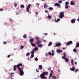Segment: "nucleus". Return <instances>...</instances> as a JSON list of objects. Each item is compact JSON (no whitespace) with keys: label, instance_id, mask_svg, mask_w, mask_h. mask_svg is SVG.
Masks as SVG:
<instances>
[{"label":"nucleus","instance_id":"obj_59","mask_svg":"<svg viewBox=\"0 0 79 79\" xmlns=\"http://www.w3.org/2000/svg\"><path fill=\"white\" fill-rule=\"evenodd\" d=\"M45 35H47V33H45V34H44Z\"/></svg>","mask_w":79,"mask_h":79},{"label":"nucleus","instance_id":"obj_63","mask_svg":"<svg viewBox=\"0 0 79 79\" xmlns=\"http://www.w3.org/2000/svg\"><path fill=\"white\" fill-rule=\"evenodd\" d=\"M51 73H53V70H51Z\"/></svg>","mask_w":79,"mask_h":79},{"label":"nucleus","instance_id":"obj_2","mask_svg":"<svg viewBox=\"0 0 79 79\" xmlns=\"http://www.w3.org/2000/svg\"><path fill=\"white\" fill-rule=\"evenodd\" d=\"M35 38L36 39V40H37V42L36 43V44H39L41 43V41L40 40V38H39V36L36 37Z\"/></svg>","mask_w":79,"mask_h":79},{"label":"nucleus","instance_id":"obj_52","mask_svg":"<svg viewBox=\"0 0 79 79\" xmlns=\"http://www.w3.org/2000/svg\"><path fill=\"white\" fill-rule=\"evenodd\" d=\"M10 55H9L7 56V58H10Z\"/></svg>","mask_w":79,"mask_h":79},{"label":"nucleus","instance_id":"obj_48","mask_svg":"<svg viewBox=\"0 0 79 79\" xmlns=\"http://www.w3.org/2000/svg\"><path fill=\"white\" fill-rule=\"evenodd\" d=\"M54 21L56 22V23H57V22H56V19H54Z\"/></svg>","mask_w":79,"mask_h":79},{"label":"nucleus","instance_id":"obj_15","mask_svg":"<svg viewBox=\"0 0 79 79\" xmlns=\"http://www.w3.org/2000/svg\"><path fill=\"white\" fill-rule=\"evenodd\" d=\"M55 6H60V4L58 3H56L54 4Z\"/></svg>","mask_w":79,"mask_h":79},{"label":"nucleus","instance_id":"obj_64","mask_svg":"<svg viewBox=\"0 0 79 79\" xmlns=\"http://www.w3.org/2000/svg\"><path fill=\"white\" fill-rule=\"evenodd\" d=\"M17 10H19V9L18 8H17Z\"/></svg>","mask_w":79,"mask_h":79},{"label":"nucleus","instance_id":"obj_4","mask_svg":"<svg viewBox=\"0 0 79 79\" xmlns=\"http://www.w3.org/2000/svg\"><path fill=\"white\" fill-rule=\"evenodd\" d=\"M31 5L29 4L28 6H27L26 7V11L27 12H29V13H30V14H31V12L29 11V9L30 8V7H31Z\"/></svg>","mask_w":79,"mask_h":79},{"label":"nucleus","instance_id":"obj_33","mask_svg":"<svg viewBox=\"0 0 79 79\" xmlns=\"http://www.w3.org/2000/svg\"><path fill=\"white\" fill-rule=\"evenodd\" d=\"M52 75H53V74L52 73H50V75H49L50 77H52Z\"/></svg>","mask_w":79,"mask_h":79},{"label":"nucleus","instance_id":"obj_11","mask_svg":"<svg viewBox=\"0 0 79 79\" xmlns=\"http://www.w3.org/2000/svg\"><path fill=\"white\" fill-rule=\"evenodd\" d=\"M62 52V50L60 49H57L56 50V52H57V53H60L61 52Z\"/></svg>","mask_w":79,"mask_h":79},{"label":"nucleus","instance_id":"obj_43","mask_svg":"<svg viewBox=\"0 0 79 79\" xmlns=\"http://www.w3.org/2000/svg\"><path fill=\"white\" fill-rule=\"evenodd\" d=\"M51 69H52V68H51V67H49V68H48V69L49 70H51Z\"/></svg>","mask_w":79,"mask_h":79},{"label":"nucleus","instance_id":"obj_14","mask_svg":"<svg viewBox=\"0 0 79 79\" xmlns=\"http://www.w3.org/2000/svg\"><path fill=\"white\" fill-rule=\"evenodd\" d=\"M61 44L60 43H57L56 44V46H57V47H60V46H61Z\"/></svg>","mask_w":79,"mask_h":79},{"label":"nucleus","instance_id":"obj_5","mask_svg":"<svg viewBox=\"0 0 79 79\" xmlns=\"http://www.w3.org/2000/svg\"><path fill=\"white\" fill-rule=\"evenodd\" d=\"M41 79H47V77H45V75L43 73L41 74V75L40 76Z\"/></svg>","mask_w":79,"mask_h":79},{"label":"nucleus","instance_id":"obj_1","mask_svg":"<svg viewBox=\"0 0 79 79\" xmlns=\"http://www.w3.org/2000/svg\"><path fill=\"white\" fill-rule=\"evenodd\" d=\"M22 66L23 64H22L21 63H20L17 65H14V71H16V67L18 68V69H19V73H20V76H23V75H24V72H23V70L20 68V66Z\"/></svg>","mask_w":79,"mask_h":79},{"label":"nucleus","instance_id":"obj_26","mask_svg":"<svg viewBox=\"0 0 79 79\" xmlns=\"http://www.w3.org/2000/svg\"><path fill=\"white\" fill-rule=\"evenodd\" d=\"M52 56H53V55H54L55 54V53H54V50H52Z\"/></svg>","mask_w":79,"mask_h":79},{"label":"nucleus","instance_id":"obj_30","mask_svg":"<svg viewBox=\"0 0 79 79\" xmlns=\"http://www.w3.org/2000/svg\"><path fill=\"white\" fill-rule=\"evenodd\" d=\"M65 5H69V2H65Z\"/></svg>","mask_w":79,"mask_h":79},{"label":"nucleus","instance_id":"obj_29","mask_svg":"<svg viewBox=\"0 0 79 79\" xmlns=\"http://www.w3.org/2000/svg\"><path fill=\"white\" fill-rule=\"evenodd\" d=\"M73 51L74 52H76V53H77V52L76 51V49L74 48L73 49Z\"/></svg>","mask_w":79,"mask_h":79},{"label":"nucleus","instance_id":"obj_53","mask_svg":"<svg viewBox=\"0 0 79 79\" xmlns=\"http://www.w3.org/2000/svg\"><path fill=\"white\" fill-rule=\"evenodd\" d=\"M15 73H11V74H10L11 75H13V74H14Z\"/></svg>","mask_w":79,"mask_h":79},{"label":"nucleus","instance_id":"obj_31","mask_svg":"<svg viewBox=\"0 0 79 79\" xmlns=\"http://www.w3.org/2000/svg\"><path fill=\"white\" fill-rule=\"evenodd\" d=\"M26 37H27V35H26L25 34L23 36V37L24 39H26Z\"/></svg>","mask_w":79,"mask_h":79},{"label":"nucleus","instance_id":"obj_62","mask_svg":"<svg viewBox=\"0 0 79 79\" xmlns=\"http://www.w3.org/2000/svg\"><path fill=\"white\" fill-rule=\"evenodd\" d=\"M54 47H57V46H56V45L54 46Z\"/></svg>","mask_w":79,"mask_h":79},{"label":"nucleus","instance_id":"obj_21","mask_svg":"<svg viewBox=\"0 0 79 79\" xmlns=\"http://www.w3.org/2000/svg\"><path fill=\"white\" fill-rule=\"evenodd\" d=\"M20 8H24V6L23 5H20Z\"/></svg>","mask_w":79,"mask_h":79},{"label":"nucleus","instance_id":"obj_58","mask_svg":"<svg viewBox=\"0 0 79 79\" xmlns=\"http://www.w3.org/2000/svg\"><path fill=\"white\" fill-rule=\"evenodd\" d=\"M72 66H73V65H74V64H73V63H72Z\"/></svg>","mask_w":79,"mask_h":79},{"label":"nucleus","instance_id":"obj_36","mask_svg":"<svg viewBox=\"0 0 79 79\" xmlns=\"http://www.w3.org/2000/svg\"><path fill=\"white\" fill-rule=\"evenodd\" d=\"M60 21V19H58L56 22H58V21Z\"/></svg>","mask_w":79,"mask_h":79},{"label":"nucleus","instance_id":"obj_49","mask_svg":"<svg viewBox=\"0 0 79 79\" xmlns=\"http://www.w3.org/2000/svg\"><path fill=\"white\" fill-rule=\"evenodd\" d=\"M0 11H3V9H0Z\"/></svg>","mask_w":79,"mask_h":79},{"label":"nucleus","instance_id":"obj_55","mask_svg":"<svg viewBox=\"0 0 79 79\" xmlns=\"http://www.w3.org/2000/svg\"><path fill=\"white\" fill-rule=\"evenodd\" d=\"M73 63V59L71 60V63Z\"/></svg>","mask_w":79,"mask_h":79},{"label":"nucleus","instance_id":"obj_50","mask_svg":"<svg viewBox=\"0 0 79 79\" xmlns=\"http://www.w3.org/2000/svg\"><path fill=\"white\" fill-rule=\"evenodd\" d=\"M17 6V4H15V7H16V6Z\"/></svg>","mask_w":79,"mask_h":79},{"label":"nucleus","instance_id":"obj_46","mask_svg":"<svg viewBox=\"0 0 79 79\" xmlns=\"http://www.w3.org/2000/svg\"><path fill=\"white\" fill-rule=\"evenodd\" d=\"M36 70L37 73H39V70H38L37 69H36Z\"/></svg>","mask_w":79,"mask_h":79},{"label":"nucleus","instance_id":"obj_40","mask_svg":"<svg viewBox=\"0 0 79 79\" xmlns=\"http://www.w3.org/2000/svg\"><path fill=\"white\" fill-rule=\"evenodd\" d=\"M40 5V4L39 3H36V6H39Z\"/></svg>","mask_w":79,"mask_h":79},{"label":"nucleus","instance_id":"obj_7","mask_svg":"<svg viewBox=\"0 0 79 79\" xmlns=\"http://www.w3.org/2000/svg\"><path fill=\"white\" fill-rule=\"evenodd\" d=\"M34 39L31 38L30 39V40H29V41L31 44H32V42H34Z\"/></svg>","mask_w":79,"mask_h":79},{"label":"nucleus","instance_id":"obj_37","mask_svg":"<svg viewBox=\"0 0 79 79\" xmlns=\"http://www.w3.org/2000/svg\"><path fill=\"white\" fill-rule=\"evenodd\" d=\"M35 60L36 61H38V58H35Z\"/></svg>","mask_w":79,"mask_h":79},{"label":"nucleus","instance_id":"obj_57","mask_svg":"<svg viewBox=\"0 0 79 79\" xmlns=\"http://www.w3.org/2000/svg\"><path fill=\"white\" fill-rule=\"evenodd\" d=\"M66 48H64L62 49V50H65V49H66Z\"/></svg>","mask_w":79,"mask_h":79},{"label":"nucleus","instance_id":"obj_27","mask_svg":"<svg viewBox=\"0 0 79 79\" xmlns=\"http://www.w3.org/2000/svg\"><path fill=\"white\" fill-rule=\"evenodd\" d=\"M65 9H67V8H69V6H68V5H65Z\"/></svg>","mask_w":79,"mask_h":79},{"label":"nucleus","instance_id":"obj_39","mask_svg":"<svg viewBox=\"0 0 79 79\" xmlns=\"http://www.w3.org/2000/svg\"><path fill=\"white\" fill-rule=\"evenodd\" d=\"M21 49H23V48H24V46H21Z\"/></svg>","mask_w":79,"mask_h":79},{"label":"nucleus","instance_id":"obj_41","mask_svg":"<svg viewBox=\"0 0 79 79\" xmlns=\"http://www.w3.org/2000/svg\"><path fill=\"white\" fill-rule=\"evenodd\" d=\"M75 72H77L78 71H79V69H77L76 70L75 69Z\"/></svg>","mask_w":79,"mask_h":79},{"label":"nucleus","instance_id":"obj_42","mask_svg":"<svg viewBox=\"0 0 79 79\" xmlns=\"http://www.w3.org/2000/svg\"><path fill=\"white\" fill-rule=\"evenodd\" d=\"M3 44H6V41L3 42Z\"/></svg>","mask_w":79,"mask_h":79},{"label":"nucleus","instance_id":"obj_51","mask_svg":"<svg viewBox=\"0 0 79 79\" xmlns=\"http://www.w3.org/2000/svg\"><path fill=\"white\" fill-rule=\"evenodd\" d=\"M52 22H53L54 20H53V19H51Z\"/></svg>","mask_w":79,"mask_h":79},{"label":"nucleus","instance_id":"obj_16","mask_svg":"<svg viewBox=\"0 0 79 79\" xmlns=\"http://www.w3.org/2000/svg\"><path fill=\"white\" fill-rule=\"evenodd\" d=\"M75 4L76 3L73 1H72L70 2V5H75Z\"/></svg>","mask_w":79,"mask_h":79},{"label":"nucleus","instance_id":"obj_17","mask_svg":"<svg viewBox=\"0 0 79 79\" xmlns=\"http://www.w3.org/2000/svg\"><path fill=\"white\" fill-rule=\"evenodd\" d=\"M75 20L74 19H72L71 20V23L72 24H73L74 23H75Z\"/></svg>","mask_w":79,"mask_h":79},{"label":"nucleus","instance_id":"obj_61","mask_svg":"<svg viewBox=\"0 0 79 79\" xmlns=\"http://www.w3.org/2000/svg\"><path fill=\"white\" fill-rule=\"evenodd\" d=\"M78 21H79V18L77 19Z\"/></svg>","mask_w":79,"mask_h":79},{"label":"nucleus","instance_id":"obj_38","mask_svg":"<svg viewBox=\"0 0 79 79\" xmlns=\"http://www.w3.org/2000/svg\"><path fill=\"white\" fill-rule=\"evenodd\" d=\"M48 54L49 55H52V53H51V52H50L48 53Z\"/></svg>","mask_w":79,"mask_h":79},{"label":"nucleus","instance_id":"obj_12","mask_svg":"<svg viewBox=\"0 0 79 79\" xmlns=\"http://www.w3.org/2000/svg\"><path fill=\"white\" fill-rule=\"evenodd\" d=\"M70 70L72 71H74V70H75V68H74V67H73L72 68H70Z\"/></svg>","mask_w":79,"mask_h":79},{"label":"nucleus","instance_id":"obj_35","mask_svg":"<svg viewBox=\"0 0 79 79\" xmlns=\"http://www.w3.org/2000/svg\"><path fill=\"white\" fill-rule=\"evenodd\" d=\"M48 9L50 10H53V8L52 7H50L48 8Z\"/></svg>","mask_w":79,"mask_h":79},{"label":"nucleus","instance_id":"obj_54","mask_svg":"<svg viewBox=\"0 0 79 79\" xmlns=\"http://www.w3.org/2000/svg\"><path fill=\"white\" fill-rule=\"evenodd\" d=\"M45 12L46 13H48V11L47 10H46L45 11Z\"/></svg>","mask_w":79,"mask_h":79},{"label":"nucleus","instance_id":"obj_23","mask_svg":"<svg viewBox=\"0 0 79 79\" xmlns=\"http://www.w3.org/2000/svg\"><path fill=\"white\" fill-rule=\"evenodd\" d=\"M77 47H79V43H78L76 44V46L75 48H77Z\"/></svg>","mask_w":79,"mask_h":79},{"label":"nucleus","instance_id":"obj_10","mask_svg":"<svg viewBox=\"0 0 79 79\" xmlns=\"http://www.w3.org/2000/svg\"><path fill=\"white\" fill-rule=\"evenodd\" d=\"M38 49L39 48H38L37 47H36L33 50H32V51H33L34 52V51L35 52L36 51L38 50Z\"/></svg>","mask_w":79,"mask_h":79},{"label":"nucleus","instance_id":"obj_32","mask_svg":"<svg viewBox=\"0 0 79 79\" xmlns=\"http://www.w3.org/2000/svg\"><path fill=\"white\" fill-rule=\"evenodd\" d=\"M29 55H30V53L29 52L26 54V56H29Z\"/></svg>","mask_w":79,"mask_h":79},{"label":"nucleus","instance_id":"obj_8","mask_svg":"<svg viewBox=\"0 0 79 79\" xmlns=\"http://www.w3.org/2000/svg\"><path fill=\"white\" fill-rule=\"evenodd\" d=\"M67 44L68 45H71V44H73V41H70L69 42H67Z\"/></svg>","mask_w":79,"mask_h":79},{"label":"nucleus","instance_id":"obj_20","mask_svg":"<svg viewBox=\"0 0 79 79\" xmlns=\"http://www.w3.org/2000/svg\"><path fill=\"white\" fill-rule=\"evenodd\" d=\"M31 45L32 47H36V44H34L33 43H31Z\"/></svg>","mask_w":79,"mask_h":79},{"label":"nucleus","instance_id":"obj_9","mask_svg":"<svg viewBox=\"0 0 79 79\" xmlns=\"http://www.w3.org/2000/svg\"><path fill=\"white\" fill-rule=\"evenodd\" d=\"M42 73L44 75H46V76H48V73L47 72H44L43 73Z\"/></svg>","mask_w":79,"mask_h":79},{"label":"nucleus","instance_id":"obj_6","mask_svg":"<svg viewBox=\"0 0 79 79\" xmlns=\"http://www.w3.org/2000/svg\"><path fill=\"white\" fill-rule=\"evenodd\" d=\"M31 58H32L34 56V51H31Z\"/></svg>","mask_w":79,"mask_h":79},{"label":"nucleus","instance_id":"obj_44","mask_svg":"<svg viewBox=\"0 0 79 79\" xmlns=\"http://www.w3.org/2000/svg\"><path fill=\"white\" fill-rule=\"evenodd\" d=\"M35 13L36 16H37V15H38V12H35Z\"/></svg>","mask_w":79,"mask_h":79},{"label":"nucleus","instance_id":"obj_60","mask_svg":"<svg viewBox=\"0 0 79 79\" xmlns=\"http://www.w3.org/2000/svg\"><path fill=\"white\" fill-rule=\"evenodd\" d=\"M75 64H77V62H75Z\"/></svg>","mask_w":79,"mask_h":79},{"label":"nucleus","instance_id":"obj_24","mask_svg":"<svg viewBox=\"0 0 79 79\" xmlns=\"http://www.w3.org/2000/svg\"><path fill=\"white\" fill-rule=\"evenodd\" d=\"M48 19H52V16L50 15H49L48 16Z\"/></svg>","mask_w":79,"mask_h":79},{"label":"nucleus","instance_id":"obj_13","mask_svg":"<svg viewBox=\"0 0 79 79\" xmlns=\"http://www.w3.org/2000/svg\"><path fill=\"white\" fill-rule=\"evenodd\" d=\"M44 7L45 9H47V8H48V6L46 4H45L44 5Z\"/></svg>","mask_w":79,"mask_h":79},{"label":"nucleus","instance_id":"obj_34","mask_svg":"<svg viewBox=\"0 0 79 79\" xmlns=\"http://www.w3.org/2000/svg\"><path fill=\"white\" fill-rule=\"evenodd\" d=\"M52 78L54 79H56V77L55 76H53L52 77Z\"/></svg>","mask_w":79,"mask_h":79},{"label":"nucleus","instance_id":"obj_25","mask_svg":"<svg viewBox=\"0 0 79 79\" xmlns=\"http://www.w3.org/2000/svg\"><path fill=\"white\" fill-rule=\"evenodd\" d=\"M38 47H40L41 48L43 47L42 44H38Z\"/></svg>","mask_w":79,"mask_h":79},{"label":"nucleus","instance_id":"obj_22","mask_svg":"<svg viewBox=\"0 0 79 79\" xmlns=\"http://www.w3.org/2000/svg\"><path fill=\"white\" fill-rule=\"evenodd\" d=\"M64 60H65V61H66V62H68V61H69V59H68L67 58H65V59H64Z\"/></svg>","mask_w":79,"mask_h":79},{"label":"nucleus","instance_id":"obj_47","mask_svg":"<svg viewBox=\"0 0 79 79\" xmlns=\"http://www.w3.org/2000/svg\"><path fill=\"white\" fill-rule=\"evenodd\" d=\"M13 20H12V19H10V21H13Z\"/></svg>","mask_w":79,"mask_h":79},{"label":"nucleus","instance_id":"obj_19","mask_svg":"<svg viewBox=\"0 0 79 79\" xmlns=\"http://www.w3.org/2000/svg\"><path fill=\"white\" fill-rule=\"evenodd\" d=\"M64 56H62V58L63 59H65V58H66V54H65V53H64Z\"/></svg>","mask_w":79,"mask_h":79},{"label":"nucleus","instance_id":"obj_18","mask_svg":"<svg viewBox=\"0 0 79 79\" xmlns=\"http://www.w3.org/2000/svg\"><path fill=\"white\" fill-rule=\"evenodd\" d=\"M42 66L41 65H40L39 66V69H42Z\"/></svg>","mask_w":79,"mask_h":79},{"label":"nucleus","instance_id":"obj_56","mask_svg":"<svg viewBox=\"0 0 79 79\" xmlns=\"http://www.w3.org/2000/svg\"><path fill=\"white\" fill-rule=\"evenodd\" d=\"M42 2H45V0H41Z\"/></svg>","mask_w":79,"mask_h":79},{"label":"nucleus","instance_id":"obj_45","mask_svg":"<svg viewBox=\"0 0 79 79\" xmlns=\"http://www.w3.org/2000/svg\"><path fill=\"white\" fill-rule=\"evenodd\" d=\"M59 3H62V1H59Z\"/></svg>","mask_w":79,"mask_h":79},{"label":"nucleus","instance_id":"obj_28","mask_svg":"<svg viewBox=\"0 0 79 79\" xmlns=\"http://www.w3.org/2000/svg\"><path fill=\"white\" fill-rule=\"evenodd\" d=\"M52 45V42H50L48 44V46H51Z\"/></svg>","mask_w":79,"mask_h":79},{"label":"nucleus","instance_id":"obj_3","mask_svg":"<svg viewBox=\"0 0 79 79\" xmlns=\"http://www.w3.org/2000/svg\"><path fill=\"white\" fill-rule=\"evenodd\" d=\"M64 12H61L59 14L60 15L59 16V17L60 19H62V18H63V17L64 16Z\"/></svg>","mask_w":79,"mask_h":79}]
</instances>
